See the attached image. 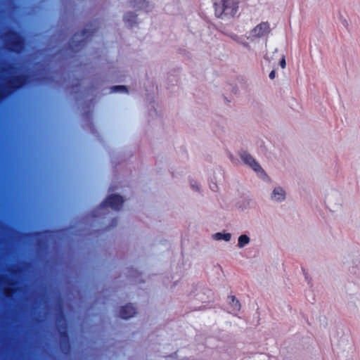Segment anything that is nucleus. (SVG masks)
<instances>
[{
  "label": "nucleus",
  "mask_w": 360,
  "mask_h": 360,
  "mask_svg": "<svg viewBox=\"0 0 360 360\" xmlns=\"http://www.w3.org/2000/svg\"><path fill=\"white\" fill-rule=\"evenodd\" d=\"M239 0H217L214 3L215 14L220 18H231L239 10Z\"/></svg>",
  "instance_id": "1"
},
{
  "label": "nucleus",
  "mask_w": 360,
  "mask_h": 360,
  "mask_svg": "<svg viewBox=\"0 0 360 360\" xmlns=\"http://www.w3.org/2000/svg\"><path fill=\"white\" fill-rule=\"evenodd\" d=\"M324 203L330 211L337 212L343 207V198L338 193H332L326 196Z\"/></svg>",
  "instance_id": "2"
},
{
  "label": "nucleus",
  "mask_w": 360,
  "mask_h": 360,
  "mask_svg": "<svg viewBox=\"0 0 360 360\" xmlns=\"http://www.w3.org/2000/svg\"><path fill=\"white\" fill-rule=\"evenodd\" d=\"M139 314L138 307L134 303H127L119 307L117 309V316L124 320L136 316Z\"/></svg>",
  "instance_id": "3"
},
{
  "label": "nucleus",
  "mask_w": 360,
  "mask_h": 360,
  "mask_svg": "<svg viewBox=\"0 0 360 360\" xmlns=\"http://www.w3.org/2000/svg\"><path fill=\"white\" fill-rule=\"evenodd\" d=\"M270 32V24L268 22H261L250 31L249 38L252 39L262 38L267 36Z\"/></svg>",
  "instance_id": "4"
},
{
  "label": "nucleus",
  "mask_w": 360,
  "mask_h": 360,
  "mask_svg": "<svg viewBox=\"0 0 360 360\" xmlns=\"http://www.w3.org/2000/svg\"><path fill=\"white\" fill-rule=\"evenodd\" d=\"M286 191L280 186H276L273 188L270 194V200L274 202L282 203L286 200Z\"/></svg>",
  "instance_id": "5"
},
{
  "label": "nucleus",
  "mask_w": 360,
  "mask_h": 360,
  "mask_svg": "<svg viewBox=\"0 0 360 360\" xmlns=\"http://www.w3.org/2000/svg\"><path fill=\"white\" fill-rule=\"evenodd\" d=\"M130 4L132 8L146 12H150L154 8L153 4L148 0H131Z\"/></svg>",
  "instance_id": "6"
},
{
  "label": "nucleus",
  "mask_w": 360,
  "mask_h": 360,
  "mask_svg": "<svg viewBox=\"0 0 360 360\" xmlns=\"http://www.w3.org/2000/svg\"><path fill=\"white\" fill-rule=\"evenodd\" d=\"M124 200L120 195H111L103 202L105 207H110L113 210H119L122 205Z\"/></svg>",
  "instance_id": "7"
},
{
  "label": "nucleus",
  "mask_w": 360,
  "mask_h": 360,
  "mask_svg": "<svg viewBox=\"0 0 360 360\" xmlns=\"http://www.w3.org/2000/svg\"><path fill=\"white\" fill-rule=\"evenodd\" d=\"M240 158L245 164L250 167L255 172L262 173L264 171L259 163L248 153H243Z\"/></svg>",
  "instance_id": "8"
},
{
  "label": "nucleus",
  "mask_w": 360,
  "mask_h": 360,
  "mask_svg": "<svg viewBox=\"0 0 360 360\" xmlns=\"http://www.w3.org/2000/svg\"><path fill=\"white\" fill-rule=\"evenodd\" d=\"M123 20L124 23L131 28L136 27L140 22L138 15L131 11L127 12L124 15Z\"/></svg>",
  "instance_id": "9"
},
{
  "label": "nucleus",
  "mask_w": 360,
  "mask_h": 360,
  "mask_svg": "<svg viewBox=\"0 0 360 360\" xmlns=\"http://www.w3.org/2000/svg\"><path fill=\"white\" fill-rule=\"evenodd\" d=\"M229 304L233 311H239L241 309L240 301L234 296L230 295L228 297Z\"/></svg>",
  "instance_id": "10"
},
{
  "label": "nucleus",
  "mask_w": 360,
  "mask_h": 360,
  "mask_svg": "<svg viewBox=\"0 0 360 360\" xmlns=\"http://www.w3.org/2000/svg\"><path fill=\"white\" fill-rule=\"evenodd\" d=\"M231 234L230 233H215L212 236V238L216 241L223 240L226 242H229L231 239Z\"/></svg>",
  "instance_id": "11"
},
{
  "label": "nucleus",
  "mask_w": 360,
  "mask_h": 360,
  "mask_svg": "<svg viewBox=\"0 0 360 360\" xmlns=\"http://www.w3.org/2000/svg\"><path fill=\"white\" fill-rule=\"evenodd\" d=\"M250 243V237L246 234H242L238 238L237 246L239 249H243L246 245H248Z\"/></svg>",
  "instance_id": "12"
},
{
  "label": "nucleus",
  "mask_w": 360,
  "mask_h": 360,
  "mask_svg": "<svg viewBox=\"0 0 360 360\" xmlns=\"http://www.w3.org/2000/svg\"><path fill=\"white\" fill-rule=\"evenodd\" d=\"M112 92H127V87L125 86H115L111 89Z\"/></svg>",
  "instance_id": "13"
},
{
  "label": "nucleus",
  "mask_w": 360,
  "mask_h": 360,
  "mask_svg": "<svg viewBox=\"0 0 360 360\" xmlns=\"http://www.w3.org/2000/svg\"><path fill=\"white\" fill-rule=\"evenodd\" d=\"M285 57L283 56L282 59L280 61V65L281 67L284 69L285 68Z\"/></svg>",
  "instance_id": "14"
},
{
  "label": "nucleus",
  "mask_w": 360,
  "mask_h": 360,
  "mask_svg": "<svg viewBox=\"0 0 360 360\" xmlns=\"http://www.w3.org/2000/svg\"><path fill=\"white\" fill-rule=\"evenodd\" d=\"M275 75H276L275 71H274V70H272V71L270 72V74H269V78H270L271 79H274L275 78Z\"/></svg>",
  "instance_id": "15"
},
{
  "label": "nucleus",
  "mask_w": 360,
  "mask_h": 360,
  "mask_svg": "<svg viewBox=\"0 0 360 360\" xmlns=\"http://www.w3.org/2000/svg\"><path fill=\"white\" fill-rule=\"evenodd\" d=\"M11 289H10V288H7V289H6V290H7V293H8V294H11V292H10V291H11Z\"/></svg>",
  "instance_id": "16"
}]
</instances>
